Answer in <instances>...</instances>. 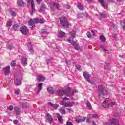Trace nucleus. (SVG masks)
Listing matches in <instances>:
<instances>
[{
	"label": "nucleus",
	"mask_w": 125,
	"mask_h": 125,
	"mask_svg": "<svg viewBox=\"0 0 125 125\" xmlns=\"http://www.w3.org/2000/svg\"><path fill=\"white\" fill-rule=\"evenodd\" d=\"M76 92H78V90H74L71 93V88H68L65 90L58 89L56 91V93L58 95V96L61 97H62L63 95H66V96H71V95H73L74 93H76Z\"/></svg>",
	"instance_id": "obj_1"
},
{
	"label": "nucleus",
	"mask_w": 125,
	"mask_h": 125,
	"mask_svg": "<svg viewBox=\"0 0 125 125\" xmlns=\"http://www.w3.org/2000/svg\"><path fill=\"white\" fill-rule=\"evenodd\" d=\"M76 31H72L70 32V35H71V37H69L68 38V42L71 43L72 45L74 46L75 49L76 50H80V47H79V45L76 43V42L74 41L73 40L76 38Z\"/></svg>",
	"instance_id": "obj_2"
},
{
	"label": "nucleus",
	"mask_w": 125,
	"mask_h": 125,
	"mask_svg": "<svg viewBox=\"0 0 125 125\" xmlns=\"http://www.w3.org/2000/svg\"><path fill=\"white\" fill-rule=\"evenodd\" d=\"M45 21L44 20L42 19L35 18L33 19H30V20L28 21V25L29 26H34L35 24L37 23H40V24H44Z\"/></svg>",
	"instance_id": "obj_3"
},
{
	"label": "nucleus",
	"mask_w": 125,
	"mask_h": 125,
	"mask_svg": "<svg viewBox=\"0 0 125 125\" xmlns=\"http://www.w3.org/2000/svg\"><path fill=\"white\" fill-rule=\"evenodd\" d=\"M60 24L62 27L69 28V23L67 22V18L65 16L60 18Z\"/></svg>",
	"instance_id": "obj_4"
},
{
	"label": "nucleus",
	"mask_w": 125,
	"mask_h": 125,
	"mask_svg": "<svg viewBox=\"0 0 125 125\" xmlns=\"http://www.w3.org/2000/svg\"><path fill=\"white\" fill-rule=\"evenodd\" d=\"M98 90L99 96H100V95H103V96H105V95H107V94L108 93L106 88L102 85L98 86Z\"/></svg>",
	"instance_id": "obj_5"
},
{
	"label": "nucleus",
	"mask_w": 125,
	"mask_h": 125,
	"mask_svg": "<svg viewBox=\"0 0 125 125\" xmlns=\"http://www.w3.org/2000/svg\"><path fill=\"white\" fill-rule=\"evenodd\" d=\"M83 76L84 78L86 79V80L87 81V82H88V83H90L92 85L94 84V85H95V83H94V82H93V81H91V80H89L90 78V75H89L88 72L86 71L85 72H83Z\"/></svg>",
	"instance_id": "obj_6"
},
{
	"label": "nucleus",
	"mask_w": 125,
	"mask_h": 125,
	"mask_svg": "<svg viewBox=\"0 0 125 125\" xmlns=\"http://www.w3.org/2000/svg\"><path fill=\"white\" fill-rule=\"evenodd\" d=\"M60 104L61 105L64 106V107L71 108V107H72L73 105H74V102L66 103L65 101L63 100L61 101Z\"/></svg>",
	"instance_id": "obj_7"
},
{
	"label": "nucleus",
	"mask_w": 125,
	"mask_h": 125,
	"mask_svg": "<svg viewBox=\"0 0 125 125\" xmlns=\"http://www.w3.org/2000/svg\"><path fill=\"white\" fill-rule=\"evenodd\" d=\"M49 7L51 11H54L55 9L59 8V4L58 3H50Z\"/></svg>",
	"instance_id": "obj_8"
},
{
	"label": "nucleus",
	"mask_w": 125,
	"mask_h": 125,
	"mask_svg": "<svg viewBox=\"0 0 125 125\" xmlns=\"http://www.w3.org/2000/svg\"><path fill=\"white\" fill-rule=\"evenodd\" d=\"M20 31L23 35H27V34H29V29L27 28V27L25 26L21 27Z\"/></svg>",
	"instance_id": "obj_9"
},
{
	"label": "nucleus",
	"mask_w": 125,
	"mask_h": 125,
	"mask_svg": "<svg viewBox=\"0 0 125 125\" xmlns=\"http://www.w3.org/2000/svg\"><path fill=\"white\" fill-rule=\"evenodd\" d=\"M3 72L5 76H9L10 74V66H8L3 68Z\"/></svg>",
	"instance_id": "obj_10"
},
{
	"label": "nucleus",
	"mask_w": 125,
	"mask_h": 125,
	"mask_svg": "<svg viewBox=\"0 0 125 125\" xmlns=\"http://www.w3.org/2000/svg\"><path fill=\"white\" fill-rule=\"evenodd\" d=\"M104 125H119V122L116 121L115 119H113L110 122H104Z\"/></svg>",
	"instance_id": "obj_11"
},
{
	"label": "nucleus",
	"mask_w": 125,
	"mask_h": 125,
	"mask_svg": "<svg viewBox=\"0 0 125 125\" xmlns=\"http://www.w3.org/2000/svg\"><path fill=\"white\" fill-rule=\"evenodd\" d=\"M27 58H26V56H24L23 57L21 58V63L23 65L24 67L27 66Z\"/></svg>",
	"instance_id": "obj_12"
},
{
	"label": "nucleus",
	"mask_w": 125,
	"mask_h": 125,
	"mask_svg": "<svg viewBox=\"0 0 125 125\" xmlns=\"http://www.w3.org/2000/svg\"><path fill=\"white\" fill-rule=\"evenodd\" d=\"M46 121H48L49 124H51L53 121V118H52V116L50 115V114L46 113Z\"/></svg>",
	"instance_id": "obj_13"
},
{
	"label": "nucleus",
	"mask_w": 125,
	"mask_h": 125,
	"mask_svg": "<svg viewBox=\"0 0 125 125\" xmlns=\"http://www.w3.org/2000/svg\"><path fill=\"white\" fill-rule=\"evenodd\" d=\"M115 104H116L115 102H112L109 104H102V106L104 107V108H109V107H113V106H114Z\"/></svg>",
	"instance_id": "obj_14"
},
{
	"label": "nucleus",
	"mask_w": 125,
	"mask_h": 125,
	"mask_svg": "<svg viewBox=\"0 0 125 125\" xmlns=\"http://www.w3.org/2000/svg\"><path fill=\"white\" fill-rule=\"evenodd\" d=\"M14 83L17 86H18V85H20V84H21V81H20V79L19 78V77H15Z\"/></svg>",
	"instance_id": "obj_15"
},
{
	"label": "nucleus",
	"mask_w": 125,
	"mask_h": 125,
	"mask_svg": "<svg viewBox=\"0 0 125 125\" xmlns=\"http://www.w3.org/2000/svg\"><path fill=\"white\" fill-rule=\"evenodd\" d=\"M28 1H30L31 3L32 9L31 11V14H32V13L35 11V4L34 3V0H28Z\"/></svg>",
	"instance_id": "obj_16"
},
{
	"label": "nucleus",
	"mask_w": 125,
	"mask_h": 125,
	"mask_svg": "<svg viewBox=\"0 0 125 125\" xmlns=\"http://www.w3.org/2000/svg\"><path fill=\"white\" fill-rule=\"evenodd\" d=\"M17 5H18V6H20L21 7H24V2L21 0H19L17 2Z\"/></svg>",
	"instance_id": "obj_17"
},
{
	"label": "nucleus",
	"mask_w": 125,
	"mask_h": 125,
	"mask_svg": "<svg viewBox=\"0 0 125 125\" xmlns=\"http://www.w3.org/2000/svg\"><path fill=\"white\" fill-rule=\"evenodd\" d=\"M37 80L38 82H44L45 81V77L42 75H39Z\"/></svg>",
	"instance_id": "obj_18"
},
{
	"label": "nucleus",
	"mask_w": 125,
	"mask_h": 125,
	"mask_svg": "<svg viewBox=\"0 0 125 125\" xmlns=\"http://www.w3.org/2000/svg\"><path fill=\"white\" fill-rule=\"evenodd\" d=\"M65 35H66V34L65 33V32L62 31H60L58 34L59 38H63L65 37Z\"/></svg>",
	"instance_id": "obj_19"
},
{
	"label": "nucleus",
	"mask_w": 125,
	"mask_h": 125,
	"mask_svg": "<svg viewBox=\"0 0 125 125\" xmlns=\"http://www.w3.org/2000/svg\"><path fill=\"white\" fill-rule=\"evenodd\" d=\"M48 105H49V106H51V107H53L54 109H56V110L57 109H58V105L56 104H53L51 102H48Z\"/></svg>",
	"instance_id": "obj_20"
},
{
	"label": "nucleus",
	"mask_w": 125,
	"mask_h": 125,
	"mask_svg": "<svg viewBox=\"0 0 125 125\" xmlns=\"http://www.w3.org/2000/svg\"><path fill=\"white\" fill-rule=\"evenodd\" d=\"M100 48L102 49V50L105 52V53H109V50L107 47H105V46L102 45L100 46Z\"/></svg>",
	"instance_id": "obj_21"
},
{
	"label": "nucleus",
	"mask_w": 125,
	"mask_h": 125,
	"mask_svg": "<svg viewBox=\"0 0 125 125\" xmlns=\"http://www.w3.org/2000/svg\"><path fill=\"white\" fill-rule=\"evenodd\" d=\"M57 118L58 119L59 122L61 124H63V120H62V116L59 113H56Z\"/></svg>",
	"instance_id": "obj_22"
},
{
	"label": "nucleus",
	"mask_w": 125,
	"mask_h": 125,
	"mask_svg": "<svg viewBox=\"0 0 125 125\" xmlns=\"http://www.w3.org/2000/svg\"><path fill=\"white\" fill-rule=\"evenodd\" d=\"M21 105L22 106V108L23 109H26V108H28V106H29V104L27 103H21Z\"/></svg>",
	"instance_id": "obj_23"
},
{
	"label": "nucleus",
	"mask_w": 125,
	"mask_h": 125,
	"mask_svg": "<svg viewBox=\"0 0 125 125\" xmlns=\"http://www.w3.org/2000/svg\"><path fill=\"white\" fill-rule=\"evenodd\" d=\"M85 120H86V117H83L82 119L79 118L76 119L75 121L77 123H82V122H85Z\"/></svg>",
	"instance_id": "obj_24"
},
{
	"label": "nucleus",
	"mask_w": 125,
	"mask_h": 125,
	"mask_svg": "<svg viewBox=\"0 0 125 125\" xmlns=\"http://www.w3.org/2000/svg\"><path fill=\"white\" fill-rule=\"evenodd\" d=\"M43 83H40L38 84V93H39L42 89V85Z\"/></svg>",
	"instance_id": "obj_25"
},
{
	"label": "nucleus",
	"mask_w": 125,
	"mask_h": 125,
	"mask_svg": "<svg viewBox=\"0 0 125 125\" xmlns=\"http://www.w3.org/2000/svg\"><path fill=\"white\" fill-rule=\"evenodd\" d=\"M14 109L16 112V115H17V116H19V115H20V111H19V108H18V107H15L14 108Z\"/></svg>",
	"instance_id": "obj_26"
},
{
	"label": "nucleus",
	"mask_w": 125,
	"mask_h": 125,
	"mask_svg": "<svg viewBox=\"0 0 125 125\" xmlns=\"http://www.w3.org/2000/svg\"><path fill=\"white\" fill-rule=\"evenodd\" d=\"M59 111L61 114H62V115H65V114H66V110H65V109L61 107L59 109Z\"/></svg>",
	"instance_id": "obj_27"
},
{
	"label": "nucleus",
	"mask_w": 125,
	"mask_h": 125,
	"mask_svg": "<svg viewBox=\"0 0 125 125\" xmlns=\"http://www.w3.org/2000/svg\"><path fill=\"white\" fill-rule=\"evenodd\" d=\"M100 40L102 42H106V38L103 36V35H101L100 36Z\"/></svg>",
	"instance_id": "obj_28"
},
{
	"label": "nucleus",
	"mask_w": 125,
	"mask_h": 125,
	"mask_svg": "<svg viewBox=\"0 0 125 125\" xmlns=\"http://www.w3.org/2000/svg\"><path fill=\"white\" fill-rule=\"evenodd\" d=\"M99 16H100V17H102L103 18H106V17H107V14H106V13H100Z\"/></svg>",
	"instance_id": "obj_29"
},
{
	"label": "nucleus",
	"mask_w": 125,
	"mask_h": 125,
	"mask_svg": "<svg viewBox=\"0 0 125 125\" xmlns=\"http://www.w3.org/2000/svg\"><path fill=\"white\" fill-rule=\"evenodd\" d=\"M12 24V21L10 19L8 20V21L7 22V27H11V25Z\"/></svg>",
	"instance_id": "obj_30"
},
{
	"label": "nucleus",
	"mask_w": 125,
	"mask_h": 125,
	"mask_svg": "<svg viewBox=\"0 0 125 125\" xmlns=\"http://www.w3.org/2000/svg\"><path fill=\"white\" fill-rule=\"evenodd\" d=\"M98 1H99L100 3L101 4V5L104 8H106V7L105 6V4L104 3V1L102 0H98Z\"/></svg>",
	"instance_id": "obj_31"
},
{
	"label": "nucleus",
	"mask_w": 125,
	"mask_h": 125,
	"mask_svg": "<svg viewBox=\"0 0 125 125\" xmlns=\"http://www.w3.org/2000/svg\"><path fill=\"white\" fill-rule=\"evenodd\" d=\"M86 105H87V108H88V109H89L90 110H91V109H92V107L91 106V104H90V102H87Z\"/></svg>",
	"instance_id": "obj_32"
},
{
	"label": "nucleus",
	"mask_w": 125,
	"mask_h": 125,
	"mask_svg": "<svg viewBox=\"0 0 125 125\" xmlns=\"http://www.w3.org/2000/svg\"><path fill=\"white\" fill-rule=\"evenodd\" d=\"M47 90L50 93H52V94L54 93V92L53 91V90L52 89V88H51V87H48L47 89Z\"/></svg>",
	"instance_id": "obj_33"
},
{
	"label": "nucleus",
	"mask_w": 125,
	"mask_h": 125,
	"mask_svg": "<svg viewBox=\"0 0 125 125\" xmlns=\"http://www.w3.org/2000/svg\"><path fill=\"white\" fill-rule=\"evenodd\" d=\"M13 28L15 31H18V29H19V26H18L17 24H15L13 26Z\"/></svg>",
	"instance_id": "obj_34"
},
{
	"label": "nucleus",
	"mask_w": 125,
	"mask_h": 125,
	"mask_svg": "<svg viewBox=\"0 0 125 125\" xmlns=\"http://www.w3.org/2000/svg\"><path fill=\"white\" fill-rule=\"evenodd\" d=\"M77 7L80 9V10H83V7L81 5V4H79L77 6Z\"/></svg>",
	"instance_id": "obj_35"
},
{
	"label": "nucleus",
	"mask_w": 125,
	"mask_h": 125,
	"mask_svg": "<svg viewBox=\"0 0 125 125\" xmlns=\"http://www.w3.org/2000/svg\"><path fill=\"white\" fill-rule=\"evenodd\" d=\"M11 67H15V66H16V63H15V61H12V62L11 63Z\"/></svg>",
	"instance_id": "obj_36"
},
{
	"label": "nucleus",
	"mask_w": 125,
	"mask_h": 125,
	"mask_svg": "<svg viewBox=\"0 0 125 125\" xmlns=\"http://www.w3.org/2000/svg\"><path fill=\"white\" fill-rule=\"evenodd\" d=\"M19 93H20V90H19V89L15 90V94H17V95H19Z\"/></svg>",
	"instance_id": "obj_37"
},
{
	"label": "nucleus",
	"mask_w": 125,
	"mask_h": 125,
	"mask_svg": "<svg viewBox=\"0 0 125 125\" xmlns=\"http://www.w3.org/2000/svg\"><path fill=\"white\" fill-rule=\"evenodd\" d=\"M63 7L64 8H66V9H70V8H71V6H70L69 5H64L63 6Z\"/></svg>",
	"instance_id": "obj_38"
},
{
	"label": "nucleus",
	"mask_w": 125,
	"mask_h": 125,
	"mask_svg": "<svg viewBox=\"0 0 125 125\" xmlns=\"http://www.w3.org/2000/svg\"><path fill=\"white\" fill-rule=\"evenodd\" d=\"M8 49H12V44H8L7 46Z\"/></svg>",
	"instance_id": "obj_39"
},
{
	"label": "nucleus",
	"mask_w": 125,
	"mask_h": 125,
	"mask_svg": "<svg viewBox=\"0 0 125 125\" xmlns=\"http://www.w3.org/2000/svg\"><path fill=\"white\" fill-rule=\"evenodd\" d=\"M41 32L42 34H47V31L46 29H42Z\"/></svg>",
	"instance_id": "obj_40"
},
{
	"label": "nucleus",
	"mask_w": 125,
	"mask_h": 125,
	"mask_svg": "<svg viewBox=\"0 0 125 125\" xmlns=\"http://www.w3.org/2000/svg\"><path fill=\"white\" fill-rule=\"evenodd\" d=\"M87 36L88 38H91L92 35H91V33L90 32L88 31L87 32Z\"/></svg>",
	"instance_id": "obj_41"
},
{
	"label": "nucleus",
	"mask_w": 125,
	"mask_h": 125,
	"mask_svg": "<svg viewBox=\"0 0 125 125\" xmlns=\"http://www.w3.org/2000/svg\"><path fill=\"white\" fill-rule=\"evenodd\" d=\"M33 45H31L30 47V52H34V49H33Z\"/></svg>",
	"instance_id": "obj_42"
},
{
	"label": "nucleus",
	"mask_w": 125,
	"mask_h": 125,
	"mask_svg": "<svg viewBox=\"0 0 125 125\" xmlns=\"http://www.w3.org/2000/svg\"><path fill=\"white\" fill-rule=\"evenodd\" d=\"M77 70H78L79 72H81L82 71V68L81 67V66H76Z\"/></svg>",
	"instance_id": "obj_43"
},
{
	"label": "nucleus",
	"mask_w": 125,
	"mask_h": 125,
	"mask_svg": "<svg viewBox=\"0 0 125 125\" xmlns=\"http://www.w3.org/2000/svg\"><path fill=\"white\" fill-rule=\"evenodd\" d=\"M11 14L12 16H16V13L14 12L13 11H11Z\"/></svg>",
	"instance_id": "obj_44"
},
{
	"label": "nucleus",
	"mask_w": 125,
	"mask_h": 125,
	"mask_svg": "<svg viewBox=\"0 0 125 125\" xmlns=\"http://www.w3.org/2000/svg\"><path fill=\"white\" fill-rule=\"evenodd\" d=\"M124 26H123V30L125 31V20L123 21Z\"/></svg>",
	"instance_id": "obj_45"
},
{
	"label": "nucleus",
	"mask_w": 125,
	"mask_h": 125,
	"mask_svg": "<svg viewBox=\"0 0 125 125\" xmlns=\"http://www.w3.org/2000/svg\"><path fill=\"white\" fill-rule=\"evenodd\" d=\"M66 125H73V123H72V122L68 121L66 123Z\"/></svg>",
	"instance_id": "obj_46"
},
{
	"label": "nucleus",
	"mask_w": 125,
	"mask_h": 125,
	"mask_svg": "<svg viewBox=\"0 0 125 125\" xmlns=\"http://www.w3.org/2000/svg\"><path fill=\"white\" fill-rule=\"evenodd\" d=\"M8 109L10 111H12V110H13V106L12 105H10Z\"/></svg>",
	"instance_id": "obj_47"
},
{
	"label": "nucleus",
	"mask_w": 125,
	"mask_h": 125,
	"mask_svg": "<svg viewBox=\"0 0 125 125\" xmlns=\"http://www.w3.org/2000/svg\"><path fill=\"white\" fill-rule=\"evenodd\" d=\"M13 123L15 125H17L18 124V120H15L13 121Z\"/></svg>",
	"instance_id": "obj_48"
},
{
	"label": "nucleus",
	"mask_w": 125,
	"mask_h": 125,
	"mask_svg": "<svg viewBox=\"0 0 125 125\" xmlns=\"http://www.w3.org/2000/svg\"><path fill=\"white\" fill-rule=\"evenodd\" d=\"M45 6H44V5H41V9L42 10H43V9H45Z\"/></svg>",
	"instance_id": "obj_49"
},
{
	"label": "nucleus",
	"mask_w": 125,
	"mask_h": 125,
	"mask_svg": "<svg viewBox=\"0 0 125 125\" xmlns=\"http://www.w3.org/2000/svg\"><path fill=\"white\" fill-rule=\"evenodd\" d=\"M92 116V118H98V115L96 114H93Z\"/></svg>",
	"instance_id": "obj_50"
},
{
	"label": "nucleus",
	"mask_w": 125,
	"mask_h": 125,
	"mask_svg": "<svg viewBox=\"0 0 125 125\" xmlns=\"http://www.w3.org/2000/svg\"><path fill=\"white\" fill-rule=\"evenodd\" d=\"M94 0H86L87 2H88V3H90V2H92V1H93Z\"/></svg>",
	"instance_id": "obj_51"
},
{
	"label": "nucleus",
	"mask_w": 125,
	"mask_h": 125,
	"mask_svg": "<svg viewBox=\"0 0 125 125\" xmlns=\"http://www.w3.org/2000/svg\"><path fill=\"white\" fill-rule=\"evenodd\" d=\"M51 60H52V59L47 60L46 62H47V64H48V63H49V62L51 61Z\"/></svg>",
	"instance_id": "obj_52"
},
{
	"label": "nucleus",
	"mask_w": 125,
	"mask_h": 125,
	"mask_svg": "<svg viewBox=\"0 0 125 125\" xmlns=\"http://www.w3.org/2000/svg\"><path fill=\"white\" fill-rule=\"evenodd\" d=\"M120 57H122V58H125V54H123L122 56L119 55Z\"/></svg>",
	"instance_id": "obj_53"
},
{
	"label": "nucleus",
	"mask_w": 125,
	"mask_h": 125,
	"mask_svg": "<svg viewBox=\"0 0 125 125\" xmlns=\"http://www.w3.org/2000/svg\"><path fill=\"white\" fill-rule=\"evenodd\" d=\"M36 1L37 3L39 4V3H41V1H42V0H36Z\"/></svg>",
	"instance_id": "obj_54"
},
{
	"label": "nucleus",
	"mask_w": 125,
	"mask_h": 125,
	"mask_svg": "<svg viewBox=\"0 0 125 125\" xmlns=\"http://www.w3.org/2000/svg\"><path fill=\"white\" fill-rule=\"evenodd\" d=\"M63 100H69V98H67V97H64V98H62Z\"/></svg>",
	"instance_id": "obj_55"
},
{
	"label": "nucleus",
	"mask_w": 125,
	"mask_h": 125,
	"mask_svg": "<svg viewBox=\"0 0 125 125\" xmlns=\"http://www.w3.org/2000/svg\"><path fill=\"white\" fill-rule=\"evenodd\" d=\"M66 64L67 65H70V64H71V62L70 61H68L66 62Z\"/></svg>",
	"instance_id": "obj_56"
},
{
	"label": "nucleus",
	"mask_w": 125,
	"mask_h": 125,
	"mask_svg": "<svg viewBox=\"0 0 125 125\" xmlns=\"http://www.w3.org/2000/svg\"><path fill=\"white\" fill-rule=\"evenodd\" d=\"M91 32L92 33V34H93V36H94V30H92L91 31Z\"/></svg>",
	"instance_id": "obj_57"
},
{
	"label": "nucleus",
	"mask_w": 125,
	"mask_h": 125,
	"mask_svg": "<svg viewBox=\"0 0 125 125\" xmlns=\"http://www.w3.org/2000/svg\"><path fill=\"white\" fill-rule=\"evenodd\" d=\"M86 122L87 123H90L89 119H87Z\"/></svg>",
	"instance_id": "obj_58"
},
{
	"label": "nucleus",
	"mask_w": 125,
	"mask_h": 125,
	"mask_svg": "<svg viewBox=\"0 0 125 125\" xmlns=\"http://www.w3.org/2000/svg\"><path fill=\"white\" fill-rule=\"evenodd\" d=\"M67 110H68L69 112H71V109H70V108H68V109H67Z\"/></svg>",
	"instance_id": "obj_59"
},
{
	"label": "nucleus",
	"mask_w": 125,
	"mask_h": 125,
	"mask_svg": "<svg viewBox=\"0 0 125 125\" xmlns=\"http://www.w3.org/2000/svg\"><path fill=\"white\" fill-rule=\"evenodd\" d=\"M116 1H121V0H116Z\"/></svg>",
	"instance_id": "obj_60"
},
{
	"label": "nucleus",
	"mask_w": 125,
	"mask_h": 125,
	"mask_svg": "<svg viewBox=\"0 0 125 125\" xmlns=\"http://www.w3.org/2000/svg\"><path fill=\"white\" fill-rule=\"evenodd\" d=\"M31 30H33V26L31 27Z\"/></svg>",
	"instance_id": "obj_61"
},
{
	"label": "nucleus",
	"mask_w": 125,
	"mask_h": 125,
	"mask_svg": "<svg viewBox=\"0 0 125 125\" xmlns=\"http://www.w3.org/2000/svg\"><path fill=\"white\" fill-rule=\"evenodd\" d=\"M113 28H115V25H113Z\"/></svg>",
	"instance_id": "obj_62"
},
{
	"label": "nucleus",
	"mask_w": 125,
	"mask_h": 125,
	"mask_svg": "<svg viewBox=\"0 0 125 125\" xmlns=\"http://www.w3.org/2000/svg\"><path fill=\"white\" fill-rule=\"evenodd\" d=\"M1 65H0V66H1Z\"/></svg>",
	"instance_id": "obj_63"
},
{
	"label": "nucleus",
	"mask_w": 125,
	"mask_h": 125,
	"mask_svg": "<svg viewBox=\"0 0 125 125\" xmlns=\"http://www.w3.org/2000/svg\"><path fill=\"white\" fill-rule=\"evenodd\" d=\"M115 117H117V116H115Z\"/></svg>",
	"instance_id": "obj_64"
}]
</instances>
